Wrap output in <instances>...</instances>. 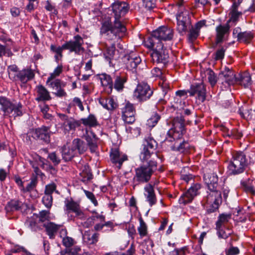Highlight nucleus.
Here are the masks:
<instances>
[{
  "label": "nucleus",
  "instance_id": "f257e3e1",
  "mask_svg": "<svg viewBox=\"0 0 255 255\" xmlns=\"http://www.w3.org/2000/svg\"><path fill=\"white\" fill-rule=\"evenodd\" d=\"M111 8L114 13V24H112L110 17H104L101 21L100 34L108 40H118L127 30L119 19L128 11L129 6L127 2L118 0L112 4Z\"/></svg>",
  "mask_w": 255,
  "mask_h": 255
},
{
  "label": "nucleus",
  "instance_id": "f03ea898",
  "mask_svg": "<svg viewBox=\"0 0 255 255\" xmlns=\"http://www.w3.org/2000/svg\"><path fill=\"white\" fill-rule=\"evenodd\" d=\"M185 132L184 119L183 117L175 118L172 122V128L170 129L165 139L166 142H171L169 145L173 151L183 153L187 151L189 144L182 139L183 134Z\"/></svg>",
  "mask_w": 255,
  "mask_h": 255
},
{
  "label": "nucleus",
  "instance_id": "7ed1b4c3",
  "mask_svg": "<svg viewBox=\"0 0 255 255\" xmlns=\"http://www.w3.org/2000/svg\"><path fill=\"white\" fill-rule=\"evenodd\" d=\"M142 162V164L134 169L135 173L132 181L133 189L140 184L148 183L157 170V163L155 160L150 159Z\"/></svg>",
  "mask_w": 255,
  "mask_h": 255
},
{
  "label": "nucleus",
  "instance_id": "20e7f679",
  "mask_svg": "<svg viewBox=\"0 0 255 255\" xmlns=\"http://www.w3.org/2000/svg\"><path fill=\"white\" fill-rule=\"evenodd\" d=\"M204 180L208 189L212 192L210 193L204 200L208 203L212 200L211 198L214 195H219V194H223V199L226 201L228 197L230 190L227 186L223 183L222 185L218 183V177L215 173H209L204 175Z\"/></svg>",
  "mask_w": 255,
  "mask_h": 255
},
{
  "label": "nucleus",
  "instance_id": "39448f33",
  "mask_svg": "<svg viewBox=\"0 0 255 255\" xmlns=\"http://www.w3.org/2000/svg\"><path fill=\"white\" fill-rule=\"evenodd\" d=\"M174 30L170 27L162 26L152 31L151 35L145 41L146 47H153L154 44L162 43V41L171 40L173 37Z\"/></svg>",
  "mask_w": 255,
  "mask_h": 255
},
{
  "label": "nucleus",
  "instance_id": "423d86ee",
  "mask_svg": "<svg viewBox=\"0 0 255 255\" xmlns=\"http://www.w3.org/2000/svg\"><path fill=\"white\" fill-rule=\"evenodd\" d=\"M228 165V168L231 174L234 175L243 173L249 164L246 154L243 151H234Z\"/></svg>",
  "mask_w": 255,
  "mask_h": 255
},
{
  "label": "nucleus",
  "instance_id": "0eeeda50",
  "mask_svg": "<svg viewBox=\"0 0 255 255\" xmlns=\"http://www.w3.org/2000/svg\"><path fill=\"white\" fill-rule=\"evenodd\" d=\"M157 147V143L153 137L150 136L145 137L139 154L140 161L144 162L150 159L155 160V157H157L156 153Z\"/></svg>",
  "mask_w": 255,
  "mask_h": 255
},
{
  "label": "nucleus",
  "instance_id": "6e6552de",
  "mask_svg": "<svg viewBox=\"0 0 255 255\" xmlns=\"http://www.w3.org/2000/svg\"><path fill=\"white\" fill-rule=\"evenodd\" d=\"M147 47L153 50V52L151 53V57L153 62L163 65H165L168 62V50L164 47L162 43H158V44H154L153 47Z\"/></svg>",
  "mask_w": 255,
  "mask_h": 255
},
{
  "label": "nucleus",
  "instance_id": "1a4fd4ad",
  "mask_svg": "<svg viewBox=\"0 0 255 255\" xmlns=\"http://www.w3.org/2000/svg\"><path fill=\"white\" fill-rule=\"evenodd\" d=\"M177 30L181 35H183L191 27L189 11L184 10L178 11L176 14Z\"/></svg>",
  "mask_w": 255,
  "mask_h": 255
},
{
  "label": "nucleus",
  "instance_id": "9d476101",
  "mask_svg": "<svg viewBox=\"0 0 255 255\" xmlns=\"http://www.w3.org/2000/svg\"><path fill=\"white\" fill-rule=\"evenodd\" d=\"M153 93V91L150 86L146 83H138L134 90L133 97L140 103H142L149 100Z\"/></svg>",
  "mask_w": 255,
  "mask_h": 255
},
{
  "label": "nucleus",
  "instance_id": "9b49d317",
  "mask_svg": "<svg viewBox=\"0 0 255 255\" xmlns=\"http://www.w3.org/2000/svg\"><path fill=\"white\" fill-rule=\"evenodd\" d=\"M0 105L2 107L1 110L5 115H11L13 117L21 116L22 115L21 111L22 105L20 103L14 104L6 98L0 97Z\"/></svg>",
  "mask_w": 255,
  "mask_h": 255
},
{
  "label": "nucleus",
  "instance_id": "f8f14e48",
  "mask_svg": "<svg viewBox=\"0 0 255 255\" xmlns=\"http://www.w3.org/2000/svg\"><path fill=\"white\" fill-rule=\"evenodd\" d=\"M84 40L79 35L74 36L73 39L66 41L64 43L66 50H68L70 52H74L75 54L80 55L85 51V48L83 47Z\"/></svg>",
  "mask_w": 255,
  "mask_h": 255
},
{
  "label": "nucleus",
  "instance_id": "ddd939ff",
  "mask_svg": "<svg viewBox=\"0 0 255 255\" xmlns=\"http://www.w3.org/2000/svg\"><path fill=\"white\" fill-rule=\"evenodd\" d=\"M201 187L200 184H194L181 196L179 199V203L185 205L191 202L194 197L199 194V190Z\"/></svg>",
  "mask_w": 255,
  "mask_h": 255
},
{
  "label": "nucleus",
  "instance_id": "4468645a",
  "mask_svg": "<svg viewBox=\"0 0 255 255\" xmlns=\"http://www.w3.org/2000/svg\"><path fill=\"white\" fill-rule=\"evenodd\" d=\"M124 61L128 70L135 72L141 59L136 53L131 52L125 56Z\"/></svg>",
  "mask_w": 255,
  "mask_h": 255
},
{
  "label": "nucleus",
  "instance_id": "2eb2a0df",
  "mask_svg": "<svg viewBox=\"0 0 255 255\" xmlns=\"http://www.w3.org/2000/svg\"><path fill=\"white\" fill-rule=\"evenodd\" d=\"M50 128L51 125L42 126L41 128H36L33 133L32 136L38 140L48 143L50 141V135L53 133V132L50 130Z\"/></svg>",
  "mask_w": 255,
  "mask_h": 255
},
{
  "label": "nucleus",
  "instance_id": "dca6fc26",
  "mask_svg": "<svg viewBox=\"0 0 255 255\" xmlns=\"http://www.w3.org/2000/svg\"><path fill=\"white\" fill-rule=\"evenodd\" d=\"M189 93L190 96L197 95V98L202 103L204 102L206 100V90L205 85L203 83H195L191 85Z\"/></svg>",
  "mask_w": 255,
  "mask_h": 255
},
{
  "label": "nucleus",
  "instance_id": "f3484780",
  "mask_svg": "<svg viewBox=\"0 0 255 255\" xmlns=\"http://www.w3.org/2000/svg\"><path fill=\"white\" fill-rule=\"evenodd\" d=\"M110 156L112 163L119 169H121L123 162L128 159V156L118 148H112Z\"/></svg>",
  "mask_w": 255,
  "mask_h": 255
},
{
  "label": "nucleus",
  "instance_id": "a211bd4d",
  "mask_svg": "<svg viewBox=\"0 0 255 255\" xmlns=\"http://www.w3.org/2000/svg\"><path fill=\"white\" fill-rule=\"evenodd\" d=\"M232 25H229L226 23L224 25L220 24L216 28V41L215 43L217 45L222 43L226 40L230 32V28Z\"/></svg>",
  "mask_w": 255,
  "mask_h": 255
},
{
  "label": "nucleus",
  "instance_id": "6ab92c4d",
  "mask_svg": "<svg viewBox=\"0 0 255 255\" xmlns=\"http://www.w3.org/2000/svg\"><path fill=\"white\" fill-rule=\"evenodd\" d=\"M135 114V110L133 105L129 103H127L122 109V119L126 124H132L134 122Z\"/></svg>",
  "mask_w": 255,
  "mask_h": 255
},
{
  "label": "nucleus",
  "instance_id": "aec40b11",
  "mask_svg": "<svg viewBox=\"0 0 255 255\" xmlns=\"http://www.w3.org/2000/svg\"><path fill=\"white\" fill-rule=\"evenodd\" d=\"M58 116L60 119L63 121V126L66 130H75L77 127L80 126L79 121H76L72 118L69 117L68 116L63 114H59Z\"/></svg>",
  "mask_w": 255,
  "mask_h": 255
},
{
  "label": "nucleus",
  "instance_id": "412c9836",
  "mask_svg": "<svg viewBox=\"0 0 255 255\" xmlns=\"http://www.w3.org/2000/svg\"><path fill=\"white\" fill-rule=\"evenodd\" d=\"M67 211H71L75 213L76 217L80 219H85L86 217L81 210L80 205L73 200H66L65 201Z\"/></svg>",
  "mask_w": 255,
  "mask_h": 255
},
{
  "label": "nucleus",
  "instance_id": "4be33fe9",
  "mask_svg": "<svg viewBox=\"0 0 255 255\" xmlns=\"http://www.w3.org/2000/svg\"><path fill=\"white\" fill-rule=\"evenodd\" d=\"M239 4L234 2L229 13L230 18L227 21L229 25L235 26L239 20V17L242 15V12L238 11L237 8Z\"/></svg>",
  "mask_w": 255,
  "mask_h": 255
},
{
  "label": "nucleus",
  "instance_id": "5701e85b",
  "mask_svg": "<svg viewBox=\"0 0 255 255\" xmlns=\"http://www.w3.org/2000/svg\"><path fill=\"white\" fill-rule=\"evenodd\" d=\"M127 80V76L125 74L114 75L113 77V88L118 92L123 91Z\"/></svg>",
  "mask_w": 255,
  "mask_h": 255
},
{
  "label": "nucleus",
  "instance_id": "b1692460",
  "mask_svg": "<svg viewBox=\"0 0 255 255\" xmlns=\"http://www.w3.org/2000/svg\"><path fill=\"white\" fill-rule=\"evenodd\" d=\"M34 76V74L31 69H24L18 71L15 77V80L13 81L19 80L21 83L25 84L31 80Z\"/></svg>",
  "mask_w": 255,
  "mask_h": 255
},
{
  "label": "nucleus",
  "instance_id": "393cba45",
  "mask_svg": "<svg viewBox=\"0 0 255 255\" xmlns=\"http://www.w3.org/2000/svg\"><path fill=\"white\" fill-rule=\"evenodd\" d=\"M144 196L150 206L155 205L157 200L153 185L147 184L144 188Z\"/></svg>",
  "mask_w": 255,
  "mask_h": 255
},
{
  "label": "nucleus",
  "instance_id": "a878e982",
  "mask_svg": "<svg viewBox=\"0 0 255 255\" xmlns=\"http://www.w3.org/2000/svg\"><path fill=\"white\" fill-rule=\"evenodd\" d=\"M75 153L81 154L84 153L87 149L86 143L80 138H75L73 140L71 145Z\"/></svg>",
  "mask_w": 255,
  "mask_h": 255
},
{
  "label": "nucleus",
  "instance_id": "bb28decb",
  "mask_svg": "<svg viewBox=\"0 0 255 255\" xmlns=\"http://www.w3.org/2000/svg\"><path fill=\"white\" fill-rule=\"evenodd\" d=\"M37 97L35 98L37 102H45L51 100V97L48 90L42 85L36 87Z\"/></svg>",
  "mask_w": 255,
  "mask_h": 255
},
{
  "label": "nucleus",
  "instance_id": "cd10ccee",
  "mask_svg": "<svg viewBox=\"0 0 255 255\" xmlns=\"http://www.w3.org/2000/svg\"><path fill=\"white\" fill-rule=\"evenodd\" d=\"M23 205V203L18 200H11L7 203L5 207L6 214H10L15 211L20 210L22 208Z\"/></svg>",
  "mask_w": 255,
  "mask_h": 255
},
{
  "label": "nucleus",
  "instance_id": "c85d7f7f",
  "mask_svg": "<svg viewBox=\"0 0 255 255\" xmlns=\"http://www.w3.org/2000/svg\"><path fill=\"white\" fill-rule=\"evenodd\" d=\"M60 152L62 154V159L65 161H70L74 157L77 155L71 147H67L65 145L61 148Z\"/></svg>",
  "mask_w": 255,
  "mask_h": 255
},
{
  "label": "nucleus",
  "instance_id": "c756f323",
  "mask_svg": "<svg viewBox=\"0 0 255 255\" xmlns=\"http://www.w3.org/2000/svg\"><path fill=\"white\" fill-rule=\"evenodd\" d=\"M43 227L45 228L49 239H54L61 226L58 224H43Z\"/></svg>",
  "mask_w": 255,
  "mask_h": 255
},
{
  "label": "nucleus",
  "instance_id": "7c9ffc66",
  "mask_svg": "<svg viewBox=\"0 0 255 255\" xmlns=\"http://www.w3.org/2000/svg\"><path fill=\"white\" fill-rule=\"evenodd\" d=\"M216 230L220 238L226 239L232 233V230L226 224H216Z\"/></svg>",
  "mask_w": 255,
  "mask_h": 255
},
{
  "label": "nucleus",
  "instance_id": "2f4dec72",
  "mask_svg": "<svg viewBox=\"0 0 255 255\" xmlns=\"http://www.w3.org/2000/svg\"><path fill=\"white\" fill-rule=\"evenodd\" d=\"M86 140L87 142V145L89 146L91 152H95L97 149V138L96 135L92 133L91 135L88 134L86 136Z\"/></svg>",
  "mask_w": 255,
  "mask_h": 255
},
{
  "label": "nucleus",
  "instance_id": "473e14b6",
  "mask_svg": "<svg viewBox=\"0 0 255 255\" xmlns=\"http://www.w3.org/2000/svg\"><path fill=\"white\" fill-rule=\"evenodd\" d=\"M100 79L102 86L108 87L111 93L113 89V78L110 75L104 73L100 75Z\"/></svg>",
  "mask_w": 255,
  "mask_h": 255
},
{
  "label": "nucleus",
  "instance_id": "72a5a7b5",
  "mask_svg": "<svg viewBox=\"0 0 255 255\" xmlns=\"http://www.w3.org/2000/svg\"><path fill=\"white\" fill-rule=\"evenodd\" d=\"M80 124L82 123L84 126L89 128L96 127L99 124L95 115L90 114L86 118H82L80 121Z\"/></svg>",
  "mask_w": 255,
  "mask_h": 255
},
{
  "label": "nucleus",
  "instance_id": "f704fd0d",
  "mask_svg": "<svg viewBox=\"0 0 255 255\" xmlns=\"http://www.w3.org/2000/svg\"><path fill=\"white\" fill-rule=\"evenodd\" d=\"M214 196L215 198L213 203L207 207V212L208 213L216 212L222 202L223 198L221 194H219V195Z\"/></svg>",
  "mask_w": 255,
  "mask_h": 255
},
{
  "label": "nucleus",
  "instance_id": "c9c22d12",
  "mask_svg": "<svg viewBox=\"0 0 255 255\" xmlns=\"http://www.w3.org/2000/svg\"><path fill=\"white\" fill-rule=\"evenodd\" d=\"M238 77H239V79H238L237 83H239L245 88L248 87L251 85V77L249 73L244 72L242 74H239L238 75Z\"/></svg>",
  "mask_w": 255,
  "mask_h": 255
},
{
  "label": "nucleus",
  "instance_id": "e433bc0d",
  "mask_svg": "<svg viewBox=\"0 0 255 255\" xmlns=\"http://www.w3.org/2000/svg\"><path fill=\"white\" fill-rule=\"evenodd\" d=\"M223 78L224 82H222V83L224 84L225 83V88L234 85L238 82V79H239L238 76H236L234 73H229V74H226V75L223 76Z\"/></svg>",
  "mask_w": 255,
  "mask_h": 255
},
{
  "label": "nucleus",
  "instance_id": "4c0bfd02",
  "mask_svg": "<svg viewBox=\"0 0 255 255\" xmlns=\"http://www.w3.org/2000/svg\"><path fill=\"white\" fill-rule=\"evenodd\" d=\"M99 238V234L97 233H94L92 236L85 233L83 236V239L84 243L87 246H91L95 245L98 241Z\"/></svg>",
  "mask_w": 255,
  "mask_h": 255
},
{
  "label": "nucleus",
  "instance_id": "58836bf2",
  "mask_svg": "<svg viewBox=\"0 0 255 255\" xmlns=\"http://www.w3.org/2000/svg\"><path fill=\"white\" fill-rule=\"evenodd\" d=\"M65 47L64 44L61 46H57L55 45L51 44L50 45V50L55 54L54 58L56 62H58L59 60L63 57L62 51L64 50H66L64 48Z\"/></svg>",
  "mask_w": 255,
  "mask_h": 255
},
{
  "label": "nucleus",
  "instance_id": "ea45409f",
  "mask_svg": "<svg viewBox=\"0 0 255 255\" xmlns=\"http://www.w3.org/2000/svg\"><path fill=\"white\" fill-rule=\"evenodd\" d=\"M33 217L38 218L39 221L41 222H49L48 223H53L50 222L52 219V217L50 216V212L49 211L42 210L40 212L39 215L33 214Z\"/></svg>",
  "mask_w": 255,
  "mask_h": 255
},
{
  "label": "nucleus",
  "instance_id": "a19ab883",
  "mask_svg": "<svg viewBox=\"0 0 255 255\" xmlns=\"http://www.w3.org/2000/svg\"><path fill=\"white\" fill-rule=\"evenodd\" d=\"M115 44L112 43L110 46L107 48L106 51L104 53L105 58L109 63V64H111V60L115 55Z\"/></svg>",
  "mask_w": 255,
  "mask_h": 255
},
{
  "label": "nucleus",
  "instance_id": "79ce46f5",
  "mask_svg": "<svg viewBox=\"0 0 255 255\" xmlns=\"http://www.w3.org/2000/svg\"><path fill=\"white\" fill-rule=\"evenodd\" d=\"M252 182L253 181L249 178L247 180L241 181V185L246 192H249L252 195H255V189L252 185Z\"/></svg>",
  "mask_w": 255,
  "mask_h": 255
},
{
  "label": "nucleus",
  "instance_id": "37998d69",
  "mask_svg": "<svg viewBox=\"0 0 255 255\" xmlns=\"http://www.w3.org/2000/svg\"><path fill=\"white\" fill-rule=\"evenodd\" d=\"M37 184V179L36 177L31 178L30 182L24 187L21 189V191L23 193L30 192L34 190Z\"/></svg>",
  "mask_w": 255,
  "mask_h": 255
},
{
  "label": "nucleus",
  "instance_id": "c03bdc74",
  "mask_svg": "<svg viewBox=\"0 0 255 255\" xmlns=\"http://www.w3.org/2000/svg\"><path fill=\"white\" fill-rule=\"evenodd\" d=\"M205 73L208 77V80L211 87L215 86L217 82V78L214 72L211 69H208L206 70Z\"/></svg>",
  "mask_w": 255,
  "mask_h": 255
},
{
  "label": "nucleus",
  "instance_id": "a18cd8bd",
  "mask_svg": "<svg viewBox=\"0 0 255 255\" xmlns=\"http://www.w3.org/2000/svg\"><path fill=\"white\" fill-rule=\"evenodd\" d=\"M160 115L157 113H153L147 121L146 125L150 128H153L160 119Z\"/></svg>",
  "mask_w": 255,
  "mask_h": 255
},
{
  "label": "nucleus",
  "instance_id": "49530a36",
  "mask_svg": "<svg viewBox=\"0 0 255 255\" xmlns=\"http://www.w3.org/2000/svg\"><path fill=\"white\" fill-rule=\"evenodd\" d=\"M241 115L247 120L255 123V109H250L245 110L244 113L240 112Z\"/></svg>",
  "mask_w": 255,
  "mask_h": 255
},
{
  "label": "nucleus",
  "instance_id": "de8ad7c7",
  "mask_svg": "<svg viewBox=\"0 0 255 255\" xmlns=\"http://www.w3.org/2000/svg\"><path fill=\"white\" fill-rule=\"evenodd\" d=\"M81 180L85 184L88 183L93 178V175L89 169L85 168V170H83L80 173Z\"/></svg>",
  "mask_w": 255,
  "mask_h": 255
},
{
  "label": "nucleus",
  "instance_id": "09e8293b",
  "mask_svg": "<svg viewBox=\"0 0 255 255\" xmlns=\"http://www.w3.org/2000/svg\"><path fill=\"white\" fill-rule=\"evenodd\" d=\"M18 68L16 65H11L7 67V72L9 78L12 80H15V77L18 72Z\"/></svg>",
  "mask_w": 255,
  "mask_h": 255
},
{
  "label": "nucleus",
  "instance_id": "8fccbe9b",
  "mask_svg": "<svg viewBox=\"0 0 255 255\" xmlns=\"http://www.w3.org/2000/svg\"><path fill=\"white\" fill-rule=\"evenodd\" d=\"M253 37V34L251 32H243L242 34H240V37L238 40L245 43H250Z\"/></svg>",
  "mask_w": 255,
  "mask_h": 255
},
{
  "label": "nucleus",
  "instance_id": "3c124183",
  "mask_svg": "<svg viewBox=\"0 0 255 255\" xmlns=\"http://www.w3.org/2000/svg\"><path fill=\"white\" fill-rule=\"evenodd\" d=\"M62 66H58L54 70L53 72L51 73L50 76L48 78L46 83H48L54 79L56 77L58 76L62 72Z\"/></svg>",
  "mask_w": 255,
  "mask_h": 255
},
{
  "label": "nucleus",
  "instance_id": "603ef678",
  "mask_svg": "<svg viewBox=\"0 0 255 255\" xmlns=\"http://www.w3.org/2000/svg\"><path fill=\"white\" fill-rule=\"evenodd\" d=\"M189 29L190 30V32L188 34V40L190 42H193L199 36V31L198 29L192 27V26L191 28L190 27Z\"/></svg>",
  "mask_w": 255,
  "mask_h": 255
},
{
  "label": "nucleus",
  "instance_id": "864d4df0",
  "mask_svg": "<svg viewBox=\"0 0 255 255\" xmlns=\"http://www.w3.org/2000/svg\"><path fill=\"white\" fill-rule=\"evenodd\" d=\"M42 201L43 204L47 208H50L52 206L53 202L52 196L44 194L42 197Z\"/></svg>",
  "mask_w": 255,
  "mask_h": 255
},
{
  "label": "nucleus",
  "instance_id": "5fc2aeb1",
  "mask_svg": "<svg viewBox=\"0 0 255 255\" xmlns=\"http://www.w3.org/2000/svg\"><path fill=\"white\" fill-rule=\"evenodd\" d=\"M232 219V214L230 213H223L219 215L216 223H224L228 222Z\"/></svg>",
  "mask_w": 255,
  "mask_h": 255
},
{
  "label": "nucleus",
  "instance_id": "6e6d98bb",
  "mask_svg": "<svg viewBox=\"0 0 255 255\" xmlns=\"http://www.w3.org/2000/svg\"><path fill=\"white\" fill-rule=\"evenodd\" d=\"M10 57L12 55V53L9 49L6 48L5 45L0 43V58L3 56Z\"/></svg>",
  "mask_w": 255,
  "mask_h": 255
},
{
  "label": "nucleus",
  "instance_id": "4d7b16f0",
  "mask_svg": "<svg viewBox=\"0 0 255 255\" xmlns=\"http://www.w3.org/2000/svg\"><path fill=\"white\" fill-rule=\"evenodd\" d=\"M83 191L85 193L86 197L91 200V201L93 203L95 206H97L98 205V203L97 200L96 199V197L94 194L89 191L83 189Z\"/></svg>",
  "mask_w": 255,
  "mask_h": 255
},
{
  "label": "nucleus",
  "instance_id": "13d9d810",
  "mask_svg": "<svg viewBox=\"0 0 255 255\" xmlns=\"http://www.w3.org/2000/svg\"><path fill=\"white\" fill-rule=\"evenodd\" d=\"M49 85L54 90H57L60 87H64L65 84L62 82L59 79H56L53 81L50 82Z\"/></svg>",
  "mask_w": 255,
  "mask_h": 255
},
{
  "label": "nucleus",
  "instance_id": "bf43d9fd",
  "mask_svg": "<svg viewBox=\"0 0 255 255\" xmlns=\"http://www.w3.org/2000/svg\"><path fill=\"white\" fill-rule=\"evenodd\" d=\"M160 1L163 0H159ZM156 0H143L145 7L150 10L155 7Z\"/></svg>",
  "mask_w": 255,
  "mask_h": 255
},
{
  "label": "nucleus",
  "instance_id": "052dcab7",
  "mask_svg": "<svg viewBox=\"0 0 255 255\" xmlns=\"http://www.w3.org/2000/svg\"><path fill=\"white\" fill-rule=\"evenodd\" d=\"M48 158L51 160L54 165H57L60 163L61 159L55 152L49 153L48 154Z\"/></svg>",
  "mask_w": 255,
  "mask_h": 255
},
{
  "label": "nucleus",
  "instance_id": "680f3d73",
  "mask_svg": "<svg viewBox=\"0 0 255 255\" xmlns=\"http://www.w3.org/2000/svg\"><path fill=\"white\" fill-rule=\"evenodd\" d=\"M159 84L162 90L164 95L166 94L168 91L170 89L169 84L166 80H162V82H160Z\"/></svg>",
  "mask_w": 255,
  "mask_h": 255
},
{
  "label": "nucleus",
  "instance_id": "e2e57ef3",
  "mask_svg": "<svg viewBox=\"0 0 255 255\" xmlns=\"http://www.w3.org/2000/svg\"><path fill=\"white\" fill-rule=\"evenodd\" d=\"M226 50V48L224 47H222L221 48L217 50L215 54V59L216 60L223 59Z\"/></svg>",
  "mask_w": 255,
  "mask_h": 255
},
{
  "label": "nucleus",
  "instance_id": "0e129e2a",
  "mask_svg": "<svg viewBox=\"0 0 255 255\" xmlns=\"http://www.w3.org/2000/svg\"><path fill=\"white\" fill-rule=\"evenodd\" d=\"M137 230L141 238L145 236L147 234V228L146 224H140L137 228Z\"/></svg>",
  "mask_w": 255,
  "mask_h": 255
},
{
  "label": "nucleus",
  "instance_id": "69168bd1",
  "mask_svg": "<svg viewBox=\"0 0 255 255\" xmlns=\"http://www.w3.org/2000/svg\"><path fill=\"white\" fill-rule=\"evenodd\" d=\"M56 186L54 183L47 185L45 187L44 194L52 195L53 192L56 190Z\"/></svg>",
  "mask_w": 255,
  "mask_h": 255
},
{
  "label": "nucleus",
  "instance_id": "338daca9",
  "mask_svg": "<svg viewBox=\"0 0 255 255\" xmlns=\"http://www.w3.org/2000/svg\"><path fill=\"white\" fill-rule=\"evenodd\" d=\"M63 245L66 248H69L74 244V240L69 237L63 238L62 240Z\"/></svg>",
  "mask_w": 255,
  "mask_h": 255
},
{
  "label": "nucleus",
  "instance_id": "774afa93",
  "mask_svg": "<svg viewBox=\"0 0 255 255\" xmlns=\"http://www.w3.org/2000/svg\"><path fill=\"white\" fill-rule=\"evenodd\" d=\"M91 218L94 222H103L105 221V217L102 215L98 214L97 212H94V214Z\"/></svg>",
  "mask_w": 255,
  "mask_h": 255
}]
</instances>
